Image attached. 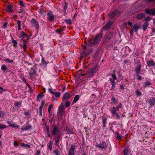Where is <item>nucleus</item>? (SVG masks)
I'll use <instances>...</instances> for the list:
<instances>
[{
    "instance_id": "obj_45",
    "label": "nucleus",
    "mask_w": 155,
    "mask_h": 155,
    "mask_svg": "<svg viewBox=\"0 0 155 155\" xmlns=\"http://www.w3.org/2000/svg\"><path fill=\"white\" fill-rule=\"evenodd\" d=\"M59 136H58L57 137L56 141H55V143L56 144H57L58 146V143L59 142Z\"/></svg>"
},
{
    "instance_id": "obj_62",
    "label": "nucleus",
    "mask_w": 155,
    "mask_h": 155,
    "mask_svg": "<svg viewBox=\"0 0 155 155\" xmlns=\"http://www.w3.org/2000/svg\"><path fill=\"white\" fill-rule=\"evenodd\" d=\"M115 115L117 117V118H119L120 117L119 115V114L117 113H116L115 114Z\"/></svg>"
},
{
    "instance_id": "obj_31",
    "label": "nucleus",
    "mask_w": 155,
    "mask_h": 155,
    "mask_svg": "<svg viewBox=\"0 0 155 155\" xmlns=\"http://www.w3.org/2000/svg\"><path fill=\"white\" fill-rule=\"evenodd\" d=\"M21 103H19L18 102H16L14 103V106L15 107H19L21 106Z\"/></svg>"
},
{
    "instance_id": "obj_46",
    "label": "nucleus",
    "mask_w": 155,
    "mask_h": 155,
    "mask_svg": "<svg viewBox=\"0 0 155 155\" xmlns=\"http://www.w3.org/2000/svg\"><path fill=\"white\" fill-rule=\"evenodd\" d=\"M121 107L122 104H119L117 106L116 108L117 109V110H118V109L120 108Z\"/></svg>"
},
{
    "instance_id": "obj_13",
    "label": "nucleus",
    "mask_w": 155,
    "mask_h": 155,
    "mask_svg": "<svg viewBox=\"0 0 155 155\" xmlns=\"http://www.w3.org/2000/svg\"><path fill=\"white\" fill-rule=\"evenodd\" d=\"M140 25L137 23L134 25L133 28L134 29L135 31L137 33L138 29L140 28Z\"/></svg>"
},
{
    "instance_id": "obj_48",
    "label": "nucleus",
    "mask_w": 155,
    "mask_h": 155,
    "mask_svg": "<svg viewBox=\"0 0 155 155\" xmlns=\"http://www.w3.org/2000/svg\"><path fill=\"white\" fill-rule=\"evenodd\" d=\"M54 153L56 155H60L59 151L57 150L54 151Z\"/></svg>"
},
{
    "instance_id": "obj_14",
    "label": "nucleus",
    "mask_w": 155,
    "mask_h": 155,
    "mask_svg": "<svg viewBox=\"0 0 155 155\" xmlns=\"http://www.w3.org/2000/svg\"><path fill=\"white\" fill-rule=\"evenodd\" d=\"M112 24V22L111 21H110L108 22L104 26V29L105 30H106L107 29H108L111 25Z\"/></svg>"
},
{
    "instance_id": "obj_27",
    "label": "nucleus",
    "mask_w": 155,
    "mask_h": 155,
    "mask_svg": "<svg viewBox=\"0 0 155 155\" xmlns=\"http://www.w3.org/2000/svg\"><path fill=\"white\" fill-rule=\"evenodd\" d=\"M21 36L23 38H24L25 36H27V35L23 31L21 32Z\"/></svg>"
},
{
    "instance_id": "obj_57",
    "label": "nucleus",
    "mask_w": 155,
    "mask_h": 155,
    "mask_svg": "<svg viewBox=\"0 0 155 155\" xmlns=\"http://www.w3.org/2000/svg\"><path fill=\"white\" fill-rule=\"evenodd\" d=\"M134 30V29H133V28L132 29H131L130 30V34H132Z\"/></svg>"
},
{
    "instance_id": "obj_51",
    "label": "nucleus",
    "mask_w": 155,
    "mask_h": 155,
    "mask_svg": "<svg viewBox=\"0 0 155 155\" xmlns=\"http://www.w3.org/2000/svg\"><path fill=\"white\" fill-rule=\"evenodd\" d=\"M128 25L130 26L131 28L133 27L132 23V22L128 21L127 24Z\"/></svg>"
},
{
    "instance_id": "obj_25",
    "label": "nucleus",
    "mask_w": 155,
    "mask_h": 155,
    "mask_svg": "<svg viewBox=\"0 0 155 155\" xmlns=\"http://www.w3.org/2000/svg\"><path fill=\"white\" fill-rule=\"evenodd\" d=\"M29 75L30 76L31 78H33L36 75V72L35 71H33L32 72H30L29 73Z\"/></svg>"
},
{
    "instance_id": "obj_11",
    "label": "nucleus",
    "mask_w": 155,
    "mask_h": 155,
    "mask_svg": "<svg viewBox=\"0 0 155 155\" xmlns=\"http://www.w3.org/2000/svg\"><path fill=\"white\" fill-rule=\"evenodd\" d=\"M137 65L138 66L135 68V71L136 74H138L140 73L141 66L139 62L138 63Z\"/></svg>"
},
{
    "instance_id": "obj_23",
    "label": "nucleus",
    "mask_w": 155,
    "mask_h": 155,
    "mask_svg": "<svg viewBox=\"0 0 155 155\" xmlns=\"http://www.w3.org/2000/svg\"><path fill=\"white\" fill-rule=\"evenodd\" d=\"M118 10H116L115 11L111 13L110 16L111 17H114L117 14V13L118 12Z\"/></svg>"
},
{
    "instance_id": "obj_60",
    "label": "nucleus",
    "mask_w": 155,
    "mask_h": 155,
    "mask_svg": "<svg viewBox=\"0 0 155 155\" xmlns=\"http://www.w3.org/2000/svg\"><path fill=\"white\" fill-rule=\"evenodd\" d=\"M36 153L37 154V155H39L40 153V150H37Z\"/></svg>"
},
{
    "instance_id": "obj_47",
    "label": "nucleus",
    "mask_w": 155,
    "mask_h": 155,
    "mask_svg": "<svg viewBox=\"0 0 155 155\" xmlns=\"http://www.w3.org/2000/svg\"><path fill=\"white\" fill-rule=\"evenodd\" d=\"M111 76L114 80H115L117 79V78L116 77V75L114 74H112Z\"/></svg>"
},
{
    "instance_id": "obj_35",
    "label": "nucleus",
    "mask_w": 155,
    "mask_h": 155,
    "mask_svg": "<svg viewBox=\"0 0 155 155\" xmlns=\"http://www.w3.org/2000/svg\"><path fill=\"white\" fill-rule=\"evenodd\" d=\"M6 125L2 124H0V129H2L6 127Z\"/></svg>"
},
{
    "instance_id": "obj_37",
    "label": "nucleus",
    "mask_w": 155,
    "mask_h": 155,
    "mask_svg": "<svg viewBox=\"0 0 155 155\" xmlns=\"http://www.w3.org/2000/svg\"><path fill=\"white\" fill-rule=\"evenodd\" d=\"M23 47L24 49V51L25 52H26L27 49V44L26 43L24 44L23 45Z\"/></svg>"
},
{
    "instance_id": "obj_18",
    "label": "nucleus",
    "mask_w": 155,
    "mask_h": 155,
    "mask_svg": "<svg viewBox=\"0 0 155 155\" xmlns=\"http://www.w3.org/2000/svg\"><path fill=\"white\" fill-rule=\"evenodd\" d=\"M31 127L29 125L24 126L22 127L21 129L22 131L26 130L28 129H30L31 128Z\"/></svg>"
},
{
    "instance_id": "obj_61",
    "label": "nucleus",
    "mask_w": 155,
    "mask_h": 155,
    "mask_svg": "<svg viewBox=\"0 0 155 155\" xmlns=\"http://www.w3.org/2000/svg\"><path fill=\"white\" fill-rule=\"evenodd\" d=\"M4 114V112L0 111V117H1L2 114Z\"/></svg>"
},
{
    "instance_id": "obj_10",
    "label": "nucleus",
    "mask_w": 155,
    "mask_h": 155,
    "mask_svg": "<svg viewBox=\"0 0 155 155\" xmlns=\"http://www.w3.org/2000/svg\"><path fill=\"white\" fill-rule=\"evenodd\" d=\"M75 148V145H71V147L70 148V150L68 152V155H74V151Z\"/></svg>"
},
{
    "instance_id": "obj_15",
    "label": "nucleus",
    "mask_w": 155,
    "mask_h": 155,
    "mask_svg": "<svg viewBox=\"0 0 155 155\" xmlns=\"http://www.w3.org/2000/svg\"><path fill=\"white\" fill-rule=\"evenodd\" d=\"M6 11L8 12H12L13 10L12 9V7L10 5H8L6 8Z\"/></svg>"
},
{
    "instance_id": "obj_17",
    "label": "nucleus",
    "mask_w": 155,
    "mask_h": 155,
    "mask_svg": "<svg viewBox=\"0 0 155 155\" xmlns=\"http://www.w3.org/2000/svg\"><path fill=\"white\" fill-rule=\"evenodd\" d=\"M44 97L43 93H41L38 94L37 97V100L38 101H40V100Z\"/></svg>"
},
{
    "instance_id": "obj_2",
    "label": "nucleus",
    "mask_w": 155,
    "mask_h": 155,
    "mask_svg": "<svg viewBox=\"0 0 155 155\" xmlns=\"http://www.w3.org/2000/svg\"><path fill=\"white\" fill-rule=\"evenodd\" d=\"M60 131L59 127L56 125H54L51 131L52 134L54 135H58Z\"/></svg>"
},
{
    "instance_id": "obj_63",
    "label": "nucleus",
    "mask_w": 155,
    "mask_h": 155,
    "mask_svg": "<svg viewBox=\"0 0 155 155\" xmlns=\"http://www.w3.org/2000/svg\"><path fill=\"white\" fill-rule=\"evenodd\" d=\"M25 114L26 115H28L29 114V113L28 112L26 111V112H25Z\"/></svg>"
},
{
    "instance_id": "obj_50",
    "label": "nucleus",
    "mask_w": 155,
    "mask_h": 155,
    "mask_svg": "<svg viewBox=\"0 0 155 155\" xmlns=\"http://www.w3.org/2000/svg\"><path fill=\"white\" fill-rule=\"evenodd\" d=\"M106 118H104L103 119V124L104 126L106 123Z\"/></svg>"
},
{
    "instance_id": "obj_19",
    "label": "nucleus",
    "mask_w": 155,
    "mask_h": 155,
    "mask_svg": "<svg viewBox=\"0 0 155 155\" xmlns=\"http://www.w3.org/2000/svg\"><path fill=\"white\" fill-rule=\"evenodd\" d=\"M147 64L149 66H154L155 65V63L153 60L148 61L147 62Z\"/></svg>"
},
{
    "instance_id": "obj_54",
    "label": "nucleus",
    "mask_w": 155,
    "mask_h": 155,
    "mask_svg": "<svg viewBox=\"0 0 155 155\" xmlns=\"http://www.w3.org/2000/svg\"><path fill=\"white\" fill-rule=\"evenodd\" d=\"M19 3L21 6H22L23 7L24 6L23 2L22 1H20L19 2Z\"/></svg>"
},
{
    "instance_id": "obj_32",
    "label": "nucleus",
    "mask_w": 155,
    "mask_h": 155,
    "mask_svg": "<svg viewBox=\"0 0 155 155\" xmlns=\"http://www.w3.org/2000/svg\"><path fill=\"white\" fill-rule=\"evenodd\" d=\"M10 126L12 127L13 128H18L19 127V126L17 125L16 124H13L12 125H10Z\"/></svg>"
},
{
    "instance_id": "obj_55",
    "label": "nucleus",
    "mask_w": 155,
    "mask_h": 155,
    "mask_svg": "<svg viewBox=\"0 0 155 155\" xmlns=\"http://www.w3.org/2000/svg\"><path fill=\"white\" fill-rule=\"evenodd\" d=\"M45 103L44 101H42L41 102V106L42 107H43L44 105H45Z\"/></svg>"
},
{
    "instance_id": "obj_5",
    "label": "nucleus",
    "mask_w": 155,
    "mask_h": 155,
    "mask_svg": "<svg viewBox=\"0 0 155 155\" xmlns=\"http://www.w3.org/2000/svg\"><path fill=\"white\" fill-rule=\"evenodd\" d=\"M145 12L146 14H150L151 15H155V8L151 9H146Z\"/></svg>"
},
{
    "instance_id": "obj_22",
    "label": "nucleus",
    "mask_w": 155,
    "mask_h": 155,
    "mask_svg": "<svg viewBox=\"0 0 155 155\" xmlns=\"http://www.w3.org/2000/svg\"><path fill=\"white\" fill-rule=\"evenodd\" d=\"M53 143V141H50L47 145L48 147L50 150H52V147Z\"/></svg>"
},
{
    "instance_id": "obj_42",
    "label": "nucleus",
    "mask_w": 155,
    "mask_h": 155,
    "mask_svg": "<svg viewBox=\"0 0 155 155\" xmlns=\"http://www.w3.org/2000/svg\"><path fill=\"white\" fill-rule=\"evenodd\" d=\"M4 60L6 62L8 61V62L10 63H12L13 62V60H10L8 58L5 59Z\"/></svg>"
},
{
    "instance_id": "obj_53",
    "label": "nucleus",
    "mask_w": 155,
    "mask_h": 155,
    "mask_svg": "<svg viewBox=\"0 0 155 155\" xmlns=\"http://www.w3.org/2000/svg\"><path fill=\"white\" fill-rule=\"evenodd\" d=\"M48 90L52 94H54L55 93V92H54V91H52V90L50 89H49Z\"/></svg>"
},
{
    "instance_id": "obj_39",
    "label": "nucleus",
    "mask_w": 155,
    "mask_h": 155,
    "mask_svg": "<svg viewBox=\"0 0 155 155\" xmlns=\"http://www.w3.org/2000/svg\"><path fill=\"white\" fill-rule=\"evenodd\" d=\"M135 92L137 96H140L141 95V92L138 90H137L135 91Z\"/></svg>"
},
{
    "instance_id": "obj_38",
    "label": "nucleus",
    "mask_w": 155,
    "mask_h": 155,
    "mask_svg": "<svg viewBox=\"0 0 155 155\" xmlns=\"http://www.w3.org/2000/svg\"><path fill=\"white\" fill-rule=\"evenodd\" d=\"M127 25V24L126 23H123L121 25L122 28L123 29H124L126 28Z\"/></svg>"
},
{
    "instance_id": "obj_33",
    "label": "nucleus",
    "mask_w": 155,
    "mask_h": 155,
    "mask_svg": "<svg viewBox=\"0 0 155 155\" xmlns=\"http://www.w3.org/2000/svg\"><path fill=\"white\" fill-rule=\"evenodd\" d=\"M7 69V68L5 65L3 64L2 65L1 67V69L2 71H5Z\"/></svg>"
},
{
    "instance_id": "obj_29",
    "label": "nucleus",
    "mask_w": 155,
    "mask_h": 155,
    "mask_svg": "<svg viewBox=\"0 0 155 155\" xmlns=\"http://www.w3.org/2000/svg\"><path fill=\"white\" fill-rule=\"evenodd\" d=\"M130 153V151L127 149H125L124 150V155H128V154ZM130 155H131V154H130Z\"/></svg>"
},
{
    "instance_id": "obj_7",
    "label": "nucleus",
    "mask_w": 155,
    "mask_h": 155,
    "mask_svg": "<svg viewBox=\"0 0 155 155\" xmlns=\"http://www.w3.org/2000/svg\"><path fill=\"white\" fill-rule=\"evenodd\" d=\"M96 72V68H94L91 69L89 70L88 73V76L89 77H91Z\"/></svg>"
},
{
    "instance_id": "obj_8",
    "label": "nucleus",
    "mask_w": 155,
    "mask_h": 155,
    "mask_svg": "<svg viewBox=\"0 0 155 155\" xmlns=\"http://www.w3.org/2000/svg\"><path fill=\"white\" fill-rule=\"evenodd\" d=\"M47 16L48 17V19L50 21H52L54 20V16L51 11H49L48 12Z\"/></svg>"
},
{
    "instance_id": "obj_58",
    "label": "nucleus",
    "mask_w": 155,
    "mask_h": 155,
    "mask_svg": "<svg viewBox=\"0 0 155 155\" xmlns=\"http://www.w3.org/2000/svg\"><path fill=\"white\" fill-rule=\"evenodd\" d=\"M144 84L145 86H147L150 85V83L148 82H146Z\"/></svg>"
},
{
    "instance_id": "obj_1",
    "label": "nucleus",
    "mask_w": 155,
    "mask_h": 155,
    "mask_svg": "<svg viewBox=\"0 0 155 155\" xmlns=\"http://www.w3.org/2000/svg\"><path fill=\"white\" fill-rule=\"evenodd\" d=\"M102 34L100 33L97 36L95 37L93 42L90 41V45H96L99 43L102 37Z\"/></svg>"
},
{
    "instance_id": "obj_59",
    "label": "nucleus",
    "mask_w": 155,
    "mask_h": 155,
    "mask_svg": "<svg viewBox=\"0 0 155 155\" xmlns=\"http://www.w3.org/2000/svg\"><path fill=\"white\" fill-rule=\"evenodd\" d=\"M43 107L40 106L39 108V111H42Z\"/></svg>"
},
{
    "instance_id": "obj_64",
    "label": "nucleus",
    "mask_w": 155,
    "mask_h": 155,
    "mask_svg": "<svg viewBox=\"0 0 155 155\" xmlns=\"http://www.w3.org/2000/svg\"><path fill=\"white\" fill-rule=\"evenodd\" d=\"M67 8V6L66 5H64V9L65 10H65Z\"/></svg>"
},
{
    "instance_id": "obj_6",
    "label": "nucleus",
    "mask_w": 155,
    "mask_h": 155,
    "mask_svg": "<svg viewBox=\"0 0 155 155\" xmlns=\"http://www.w3.org/2000/svg\"><path fill=\"white\" fill-rule=\"evenodd\" d=\"M58 111L60 114L61 115H63L65 113V108L62 104L59 107Z\"/></svg>"
},
{
    "instance_id": "obj_52",
    "label": "nucleus",
    "mask_w": 155,
    "mask_h": 155,
    "mask_svg": "<svg viewBox=\"0 0 155 155\" xmlns=\"http://www.w3.org/2000/svg\"><path fill=\"white\" fill-rule=\"evenodd\" d=\"M21 21L18 20L17 22V25L18 26H21Z\"/></svg>"
},
{
    "instance_id": "obj_16",
    "label": "nucleus",
    "mask_w": 155,
    "mask_h": 155,
    "mask_svg": "<svg viewBox=\"0 0 155 155\" xmlns=\"http://www.w3.org/2000/svg\"><path fill=\"white\" fill-rule=\"evenodd\" d=\"M149 23L146 22H145L143 25L142 26L143 30L144 31H145L146 30L147 27L149 26Z\"/></svg>"
},
{
    "instance_id": "obj_43",
    "label": "nucleus",
    "mask_w": 155,
    "mask_h": 155,
    "mask_svg": "<svg viewBox=\"0 0 155 155\" xmlns=\"http://www.w3.org/2000/svg\"><path fill=\"white\" fill-rule=\"evenodd\" d=\"M117 138L118 140H120L122 138V136L119 134H118L117 135Z\"/></svg>"
},
{
    "instance_id": "obj_34",
    "label": "nucleus",
    "mask_w": 155,
    "mask_h": 155,
    "mask_svg": "<svg viewBox=\"0 0 155 155\" xmlns=\"http://www.w3.org/2000/svg\"><path fill=\"white\" fill-rule=\"evenodd\" d=\"M54 94L55 95V96L57 97H59L61 95L60 92H55Z\"/></svg>"
},
{
    "instance_id": "obj_44",
    "label": "nucleus",
    "mask_w": 155,
    "mask_h": 155,
    "mask_svg": "<svg viewBox=\"0 0 155 155\" xmlns=\"http://www.w3.org/2000/svg\"><path fill=\"white\" fill-rule=\"evenodd\" d=\"M65 105L67 107H68L70 106V103L68 101L66 102L65 103Z\"/></svg>"
},
{
    "instance_id": "obj_20",
    "label": "nucleus",
    "mask_w": 155,
    "mask_h": 155,
    "mask_svg": "<svg viewBox=\"0 0 155 155\" xmlns=\"http://www.w3.org/2000/svg\"><path fill=\"white\" fill-rule=\"evenodd\" d=\"M80 96L79 95H76L74 98L72 102V104H73L76 103L79 99Z\"/></svg>"
},
{
    "instance_id": "obj_56",
    "label": "nucleus",
    "mask_w": 155,
    "mask_h": 155,
    "mask_svg": "<svg viewBox=\"0 0 155 155\" xmlns=\"http://www.w3.org/2000/svg\"><path fill=\"white\" fill-rule=\"evenodd\" d=\"M14 145L15 146H17L18 145V142L16 141H14Z\"/></svg>"
},
{
    "instance_id": "obj_9",
    "label": "nucleus",
    "mask_w": 155,
    "mask_h": 155,
    "mask_svg": "<svg viewBox=\"0 0 155 155\" xmlns=\"http://www.w3.org/2000/svg\"><path fill=\"white\" fill-rule=\"evenodd\" d=\"M70 98V95L69 93H66L62 97V101H65L69 99Z\"/></svg>"
},
{
    "instance_id": "obj_12",
    "label": "nucleus",
    "mask_w": 155,
    "mask_h": 155,
    "mask_svg": "<svg viewBox=\"0 0 155 155\" xmlns=\"http://www.w3.org/2000/svg\"><path fill=\"white\" fill-rule=\"evenodd\" d=\"M155 102V98L153 97L150 98L149 101V103L151 107L154 106Z\"/></svg>"
},
{
    "instance_id": "obj_49",
    "label": "nucleus",
    "mask_w": 155,
    "mask_h": 155,
    "mask_svg": "<svg viewBox=\"0 0 155 155\" xmlns=\"http://www.w3.org/2000/svg\"><path fill=\"white\" fill-rule=\"evenodd\" d=\"M7 26V23L6 22H5L4 23L3 25V26H2V28H6Z\"/></svg>"
},
{
    "instance_id": "obj_30",
    "label": "nucleus",
    "mask_w": 155,
    "mask_h": 155,
    "mask_svg": "<svg viewBox=\"0 0 155 155\" xmlns=\"http://www.w3.org/2000/svg\"><path fill=\"white\" fill-rule=\"evenodd\" d=\"M12 42L13 44V46L14 47H16L17 44V42L15 40H14L13 38H12Z\"/></svg>"
},
{
    "instance_id": "obj_41",
    "label": "nucleus",
    "mask_w": 155,
    "mask_h": 155,
    "mask_svg": "<svg viewBox=\"0 0 155 155\" xmlns=\"http://www.w3.org/2000/svg\"><path fill=\"white\" fill-rule=\"evenodd\" d=\"M41 62L42 63L44 64H47L48 62L46 61L44 59L43 57H42L41 59Z\"/></svg>"
},
{
    "instance_id": "obj_4",
    "label": "nucleus",
    "mask_w": 155,
    "mask_h": 155,
    "mask_svg": "<svg viewBox=\"0 0 155 155\" xmlns=\"http://www.w3.org/2000/svg\"><path fill=\"white\" fill-rule=\"evenodd\" d=\"M96 147L105 150L107 148L106 143L104 142L98 144L96 145Z\"/></svg>"
},
{
    "instance_id": "obj_28",
    "label": "nucleus",
    "mask_w": 155,
    "mask_h": 155,
    "mask_svg": "<svg viewBox=\"0 0 155 155\" xmlns=\"http://www.w3.org/2000/svg\"><path fill=\"white\" fill-rule=\"evenodd\" d=\"M111 100L112 102V103L114 105H116L117 104V101L115 97H112L111 99Z\"/></svg>"
},
{
    "instance_id": "obj_26",
    "label": "nucleus",
    "mask_w": 155,
    "mask_h": 155,
    "mask_svg": "<svg viewBox=\"0 0 155 155\" xmlns=\"http://www.w3.org/2000/svg\"><path fill=\"white\" fill-rule=\"evenodd\" d=\"M117 109L115 107H113L111 110V112L113 114H116L117 111Z\"/></svg>"
},
{
    "instance_id": "obj_24",
    "label": "nucleus",
    "mask_w": 155,
    "mask_h": 155,
    "mask_svg": "<svg viewBox=\"0 0 155 155\" xmlns=\"http://www.w3.org/2000/svg\"><path fill=\"white\" fill-rule=\"evenodd\" d=\"M109 80L111 83L112 88L113 89L115 87L116 83L114 82V81H113L112 80V79L111 78L109 79Z\"/></svg>"
},
{
    "instance_id": "obj_3",
    "label": "nucleus",
    "mask_w": 155,
    "mask_h": 155,
    "mask_svg": "<svg viewBox=\"0 0 155 155\" xmlns=\"http://www.w3.org/2000/svg\"><path fill=\"white\" fill-rule=\"evenodd\" d=\"M31 22L32 25L36 29H38L39 28V25L38 21L35 19L32 18L31 19Z\"/></svg>"
},
{
    "instance_id": "obj_36",
    "label": "nucleus",
    "mask_w": 155,
    "mask_h": 155,
    "mask_svg": "<svg viewBox=\"0 0 155 155\" xmlns=\"http://www.w3.org/2000/svg\"><path fill=\"white\" fill-rule=\"evenodd\" d=\"M151 19V18L149 16L147 17L144 18L143 20L144 21H150Z\"/></svg>"
},
{
    "instance_id": "obj_21",
    "label": "nucleus",
    "mask_w": 155,
    "mask_h": 155,
    "mask_svg": "<svg viewBox=\"0 0 155 155\" xmlns=\"http://www.w3.org/2000/svg\"><path fill=\"white\" fill-rule=\"evenodd\" d=\"M145 15V14L144 13H140L137 15L136 18L137 19H140L144 17Z\"/></svg>"
},
{
    "instance_id": "obj_40",
    "label": "nucleus",
    "mask_w": 155,
    "mask_h": 155,
    "mask_svg": "<svg viewBox=\"0 0 155 155\" xmlns=\"http://www.w3.org/2000/svg\"><path fill=\"white\" fill-rule=\"evenodd\" d=\"M53 107V105L52 104H50L49 106V107H48V113H49V114H50V111H51V109H52Z\"/></svg>"
}]
</instances>
